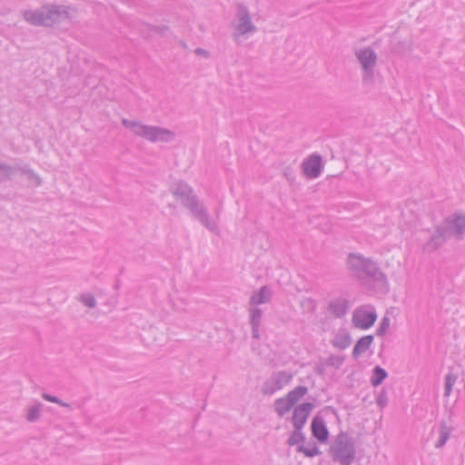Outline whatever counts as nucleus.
<instances>
[{"label":"nucleus","mask_w":465,"mask_h":465,"mask_svg":"<svg viewBox=\"0 0 465 465\" xmlns=\"http://www.w3.org/2000/svg\"><path fill=\"white\" fill-rule=\"evenodd\" d=\"M80 301L88 308H94L96 306L95 298L91 293L83 294Z\"/></svg>","instance_id":"473e14b6"},{"label":"nucleus","mask_w":465,"mask_h":465,"mask_svg":"<svg viewBox=\"0 0 465 465\" xmlns=\"http://www.w3.org/2000/svg\"><path fill=\"white\" fill-rule=\"evenodd\" d=\"M326 409H327V410H331V411H332L333 412L335 411V409H334V408H332L331 406H328V407H326Z\"/></svg>","instance_id":"ea45409f"},{"label":"nucleus","mask_w":465,"mask_h":465,"mask_svg":"<svg viewBox=\"0 0 465 465\" xmlns=\"http://www.w3.org/2000/svg\"><path fill=\"white\" fill-rule=\"evenodd\" d=\"M312 435L321 443H326L330 437V431L327 428L323 417L320 414H316L312 420L311 424Z\"/></svg>","instance_id":"4468645a"},{"label":"nucleus","mask_w":465,"mask_h":465,"mask_svg":"<svg viewBox=\"0 0 465 465\" xmlns=\"http://www.w3.org/2000/svg\"><path fill=\"white\" fill-rule=\"evenodd\" d=\"M457 377L451 373H448L445 376V384H444V395L449 396L451 392L452 386L455 383Z\"/></svg>","instance_id":"2f4dec72"},{"label":"nucleus","mask_w":465,"mask_h":465,"mask_svg":"<svg viewBox=\"0 0 465 465\" xmlns=\"http://www.w3.org/2000/svg\"><path fill=\"white\" fill-rule=\"evenodd\" d=\"M302 169L304 174L309 178L319 177L323 169L322 156L318 153L311 154L303 160Z\"/></svg>","instance_id":"f8f14e48"},{"label":"nucleus","mask_w":465,"mask_h":465,"mask_svg":"<svg viewBox=\"0 0 465 465\" xmlns=\"http://www.w3.org/2000/svg\"><path fill=\"white\" fill-rule=\"evenodd\" d=\"M374 337L371 334L361 337L355 343L351 356L357 360L362 353L366 352L373 343Z\"/></svg>","instance_id":"6ab92c4d"},{"label":"nucleus","mask_w":465,"mask_h":465,"mask_svg":"<svg viewBox=\"0 0 465 465\" xmlns=\"http://www.w3.org/2000/svg\"><path fill=\"white\" fill-rule=\"evenodd\" d=\"M293 407L294 405L286 397L278 398L273 402L274 411L280 418L283 417Z\"/></svg>","instance_id":"412c9836"},{"label":"nucleus","mask_w":465,"mask_h":465,"mask_svg":"<svg viewBox=\"0 0 465 465\" xmlns=\"http://www.w3.org/2000/svg\"><path fill=\"white\" fill-rule=\"evenodd\" d=\"M327 365L325 364V361L323 363H320L314 367V372L318 375H324L325 373V367Z\"/></svg>","instance_id":"c9c22d12"},{"label":"nucleus","mask_w":465,"mask_h":465,"mask_svg":"<svg viewBox=\"0 0 465 465\" xmlns=\"http://www.w3.org/2000/svg\"><path fill=\"white\" fill-rule=\"evenodd\" d=\"M387 377H388V372L385 371V369L377 365L372 370V375L371 377V384L376 388L379 385H381L386 380Z\"/></svg>","instance_id":"5701e85b"},{"label":"nucleus","mask_w":465,"mask_h":465,"mask_svg":"<svg viewBox=\"0 0 465 465\" xmlns=\"http://www.w3.org/2000/svg\"><path fill=\"white\" fill-rule=\"evenodd\" d=\"M292 379V374L286 371L273 372L262 384V393L263 395H272L289 384Z\"/></svg>","instance_id":"0eeeda50"},{"label":"nucleus","mask_w":465,"mask_h":465,"mask_svg":"<svg viewBox=\"0 0 465 465\" xmlns=\"http://www.w3.org/2000/svg\"><path fill=\"white\" fill-rule=\"evenodd\" d=\"M151 31L159 35H166V33L170 31V28L167 25H151Z\"/></svg>","instance_id":"f704fd0d"},{"label":"nucleus","mask_w":465,"mask_h":465,"mask_svg":"<svg viewBox=\"0 0 465 465\" xmlns=\"http://www.w3.org/2000/svg\"><path fill=\"white\" fill-rule=\"evenodd\" d=\"M390 322L391 320L388 316L382 317L379 327L376 330V335L380 337L384 336L390 328Z\"/></svg>","instance_id":"c756f323"},{"label":"nucleus","mask_w":465,"mask_h":465,"mask_svg":"<svg viewBox=\"0 0 465 465\" xmlns=\"http://www.w3.org/2000/svg\"><path fill=\"white\" fill-rule=\"evenodd\" d=\"M370 261L371 258H365L362 254L350 252L347 258V268L352 276L359 280H364Z\"/></svg>","instance_id":"9d476101"},{"label":"nucleus","mask_w":465,"mask_h":465,"mask_svg":"<svg viewBox=\"0 0 465 465\" xmlns=\"http://www.w3.org/2000/svg\"><path fill=\"white\" fill-rule=\"evenodd\" d=\"M171 193L181 204L190 211L193 217L200 222L212 232H218V225L213 222L207 208L195 194L193 189L184 182L174 183L171 186Z\"/></svg>","instance_id":"f257e3e1"},{"label":"nucleus","mask_w":465,"mask_h":465,"mask_svg":"<svg viewBox=\"0 0 465 465\" xmlns=\"http://www.w3.org/2000/svg\"><path fill=\"white\" fill-rule=\"evenodd\" d=\"M237 24L235 30L239 35H245L252 32H256V26L252 23V18L248 7L243 4L237 5Z\"/></svg>","instance_id":"9b49d317"},{"label":"nucleus","mask_w":465,"mask_h":465,"mask_svg":"<svg viewBox=\"0 0 465 465\" xmlns=\"http://www.w3.org/2000/svg\"><path fill=\"white\" fill-rule=\"evenodd\" d=\"M345 361V356H338L331 354L325 360V364L329 367H333L336 370L340 369Z\"/></svg>","instance_id":"c85d7f7f"},{"label":"nucleus","mask_w":465,"mask_h":465,"mask_svg":"<svg viewBox=\"0 0 465 465\" xmlns=\"http://www.w3.org/2000/svg\"><path fill=\"white\" fill-rule=\"evenodd\" d=\"M349 301L343 298H338L328 303V311L336 318L343 317L349 309Z\"/></svg>","instance_id":"f3484780"},{"label":"nucleus","mask_w":465,"mask_h":465,"mask_svg":"<svg viewBox=\"0 0 465 465\" xmlns=\"http://www.w3.org/2000/svg\"><path fill=\"white\" fill-rule=\"evenodd\" d=\"M56 404L60 405V406H64L65 405V402L63 401L61 399L58 398V402H55Z\"/></svg>","instance_id":"58836bf2"},{"label":"nucleus","mask_w":465,"mask_h":465,"mask_svg":"<svg viewBox=\"0 0 465 465\" xmlns=\"http://www.w3.org/2000/svg\"><path fill=\"white\" fill-rule=\"evenodd\" d=\"M306 440L305 435L302 432V428H293L292 432L291 433L287 443L290 446L298 445L301 442H304Z\"/></svg>","instance_id":"cd10ccee"},{"label":"nucleus","mask_w":465,"mask_h":465,"mask_svg":"<svg viewBox=\"0 0 465 465\" xmlns=\"http://www.w3.org/2000/svg\"><path fill=\"white\" fill-rule=\"evenodd\" d=\"M314 405L312 402H302L294 407L292 416V423L293 428L303 429L310 413L313 410Z\"/></svg>","instance_id":"ddd939ff"},{"label":"nucleus","mask_w":465,"mask_h":465,"mask_svg":"<svg viewBox=\"0 0 465 465\" xmlns=\"http://www.w3.org/2000/svg\"><path fill=\"white\" fill-rule=\"evenodd\" d=\"M307 393L308 388L306 386L300 385L290 391L285 397L289 401L295 405Z\"/></svg>","instance_id":"b1692460"},{"label":"nucleus","mask_w":465,"mask_h":465,"mask_svg":"<svg viewBox=\"0 0 465 465\" xmlns=\"http://www.w3.org/2000/svg\"><path fill=\"white\" fill-rule=\"evenodd\" d=\"M351 337L349 332L339 334L335 337L334 340L331 341L332 346L340 350H345L351 345Z\"/></svg>","instance_id":"393cba45"},{"label":"nucleus","mask_w":465,"mask_h":465,"mask_svg":"<svg viewBox=\"0 0 465 465\" xmlns=\"http://www.w3.org/2000/svg\"><path fill=\"white\" fill-rule=\"evenodd\" d=\"M42 397L47 401H50L53 403L58 402V397H56V396H54V395H51L48 393H43Z\"/></svg>","instance_id":"4c0bfd02"},{"label":"nucleus","mask_w":465,"mask_h":465,"mask_svg":"<svg viewBox=\"0 0 465 465\" xmlns=\"http://www.w3.org/2000/svg\"><path fill=\"white\" fill-rule=\"evenodd\" d=\"M272 297V291L267 285L260 288L258 292H254L250 298V305L255 306L269 302Z\"/></svg>","instance_id":"aec40b11"},{"label":"nucleus","mask_w":465,"mask_h":465,"mask_svg":"<svg viewBox=\"0 0 465 465\" xmlns=\"http://www.w3.org/2000/svg\"><path fill=\"white\" fill-rule=\"evenodd\" d=\"M357 60L361 65L364 83L371 81L374 75V68L377 64V54L371 47H364L356 50L354 53Z\"/></svg>","instance_id":"423d86ee"},{"label":"nucleus","mask_w":465,"mask_h":465,"mask_svg":"<svg viewBox=\"0 0 465 465\" xmlns=\"http://www.w3.org/2000/svg\"><path fill=\"white\" fill-rule=\"evenodd\" d=\"M63 407H65V408L71 409V405H70L69 403H66V402H65V405H64Z\"/></svg>","instance_id":"a19ab883"},{"label":"nucleus","mask_w":465,"mask_h":465,"mask_svg":"<svg viewBox=\"0 0 465 465\" xmlns=\"http://www.w3.org/2000/svg\"><path fill=\"white\" fill-rule=\"evenodd\" d=\"M298 452L303 453L308 458H313L315 456L321 455L322 451L320 450L318 445L315 442H310L308 447L304 445H299L296 450Z\"/></svg>","instance_id":"a878e982"},{"label":"nucleus","mask_w":465,"mask_h":465,"mask_svg":"<svg viewBox=\"0 0 465 465\" xmlns=\"http://www.w3.org/2000/svg\"><path fill=\"white\" fill-rule=\"evenodd\" d=\"M43 404L41 402L35 403L34 406L27 409L26 420L29 422H35L41 418V411Z\"/></svg>","instance_id":"bb28decb"},{"label":"nucleus","mask_w":465,"mask_h":465,"mask_svg":"<svg viewBox=\"0 0 465 465\" xmlns=\"http://www.w3.org/2000/svg\"><path fill=\"white\" fill-rule=\"evenodd\" d=\"M20 173L26 175L35 186L42 183L40 176L26 163L19 162L15 165H9L0 161V183L13 180L14 176Z\"/></svg>","instance_id":"39448f33"},{"label":"nucleus","mask_w":465,"mask_h":465,"mask_svg":"<svg viewBox=\"0 0 465 465\" xmlns=\"http://www.w3.org/2000/svg\"><path fill=\"white\" fill-rule=\"evenodd\" d=\"M122 124L124 127L137 136L143 137L152 143L155 142H170L175 134L173 132L159 126L143 124L138 121L128 120L124 118Z\"/></svg>","instance_id":"20e7f679"},{"label":"nucleus","mask_w":465,"mask_h":465,"mask_svg":"<svg viewBox=\"0 0 465 465\" xmlns=\"http://www.w3.org/2000/svg\"><path fill=\"white\" fill-rule=\"evenodd\" d=\"M333 462L341 465H351L356 457L354 439L347 431L341 430L329 448Z\"/></svg>","instance_id":"7ed1b4c3"},{"label":"nucleus","mask_w":465,"mask_h":465,"mask_svg":"<svg viewBox=\"0 0 465 465\" xmlns=\"http://www.w3.org/2000/svg\"><path fill=\"white\" fill-rule=\"evenodd\" d=\"M371 280L378 283L381 287H388V280L386 274L381 270L377 262L372 259L369 262V264L364 274V280Z\"/></svg>","instance_id":"dca6fc26"},{"label":"nucleus","mask_w":465,"mask_h":465,"mask_svg":"<svg viewBox=\"0 0 465 465\" xmlns=\"http://www.w3.org/2000/svg\"><path fill=\"white\" fill-rule=\"evenodd\" d=\"M250 312V324L252 326V336L253 339H260V326L262 317V310L258 307H251Z\"/></svg>","instance_id":"a211bd4d"},{"label":"nucleus","mask_w":465,"mask_h":465,"mask_svg":"<svg viewBox=\"0 0 465 465\" xmlns=\"http://www.w3.org/2000/svg\"><path fill=\"white\" fill-rule=\"evenodd\" d=\"M445 232L446 231L440 228V225L436 226L430 239L424 243L423 251L425 252H433L437 251L449 239Z\"/></svg>","instance_id":"2eb2a0df"},{"label":"nucleus","mask_w":465,"mask_h":465,"mask_svg":"<svg viewBox=\"0 0 465 465\" xmlns=\"http://www.w3.org/2000/svg\"><path fill=\"white\" fill-rule=\"evenodd\" d=\"M194 53H195V54L203 56L205 58H208L210 56V53L207 50H205V49H203L202 47H197L194 50Z\"/></svg>","instance_id":"e433bc0d"},{"label":"nucleus","mask_w":465,"mask_h":465,"mask_svg":"<svg viewBox=\"0 0 465 465\" xmlns=\"http://www.w3.org/2000/svg\"><path fill=\"white\" fill-rule=\"evenodd\" d=\"M376 403L379 407L384 408L388 404V396L385 389H382L376 398Z\"/></svg>","instance_id":"72a5a7b5"},{"label":"nucleus","mask_w":465,"mask_h":465,"mask_svg":"<svg viewBox=\"0 0 465 465\" xmlns=\"http://www.w3.org/2000/svg\"><path fill=\"white\" fill-rule=\"evenodd\" d=\"M301 306L308 312H314L317 308V302L312 298H304L301 301Z\"/></svg>","instance_id":"7c9ffc66"},{"label":"nucleus","mask_w":465,"mask_h":465,"mask_svg":"<svg viewBox=\"0 0 465 465\" xmlns=\"http://www.w3.org/2000/svg\"><path fill=\"white\" fill-rule=\"evenodd\" d=\"M451 431L452 428L449 427L445 420H441L440 423V438L434 444L435 448L440 449L443 447L449 440Z\"/></svg>","instance_id":"4be33fe9"},{"label":"nucleus","mask_w":465,"mask_h":465,"mask_svg":"<svg viewBox=\"0 0 465 465\" xmlns=\"http://www.w3.org/2000/svg\"><path fill=\"white\" fill-rule=\"evenodd\" d=\"M377 317L378 315L373 307H371V310L359 307L354 310L351 322L356 328L368 330L375 323Z\"/></svg>","instance_id":"1a4fd4ad"},{"label":"nucleus","mask_w":465,"mask_h":465,"mask_svg":"<svg viewBox=\"0 0 465 465\" xmlns=\"http://www.w3.org/2000/svg\"><path fill=\"white\" fill-rule=\"evenodd\" d=\"M68 7L63 5L49 4L35 10L24 12L25 20L35 26H52L63 18L69 17Z\"/></svg>","instance_id":"f03ea898"},{"label":"nucleus","mask_w":465,"mask_h":465,"mask_svg":"<svg viewBox=\"0 0 465 465\" xmlns=\"http://www.w3.org/2000/svg\"><path fill=\"white\" fill-rule=\"evenodd\" d=\"M440 227L446 231L445 234L450 239L452 235L458 241H461L465 234V214H455L453 218L448 217Z\"/></svg>","instance_id":"6e6552de"}]
</instances>
